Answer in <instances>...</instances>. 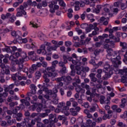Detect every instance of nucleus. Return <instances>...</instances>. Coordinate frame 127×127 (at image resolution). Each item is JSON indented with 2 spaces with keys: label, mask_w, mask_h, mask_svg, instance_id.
I'll list each match as a JSON object with an SVG mask.
<instances>
[{
  "label": "nucleus",
  "mask_w": 127,
  "mask_h": 127,
  "mask_svg": "<svg viewBox=\"0 0 127 127\" xmlns=\"http://www.w3.org/2000/svg\"><path fill=\"white\" fill-rule=\"evenodd\" d=\"M55 118H56V115L51 114L49 115L50 120H53Z\"/></svg>",
  "instance_id": "64"
},
{
  "label": "nucleus",
  "mask_w": 127,
  "mask_h": 127,
  "mask_svg": "<svg viewBox=\"0 0 127 127\" xmlns=\"http://www.w3.org/2000/svg\"><path fill=\"white\" fill-rule=\"evenodd\" d=\"M87 19L90 20L91 22H94L95 19H94V16L92 14H89L87 15Z\"/></svg>",
  "instance_id": "30"
},
{
  "label": "nucleus",
  "mask_w": 127,
  "mask_h": 127,
  "mask_svg": "<svg viewBox=\"0 0 127 127\" xmlns=\"http://www.w3.org/2000/svg\"><path fill=\"white\" fill-rule=\"evenodd\" d=\"M71 56L72 57L66 55L63 56L64 62L65 64L67 63L68 61L67 60H68V61H72V63H73L74 65H76V66L81 64V63L80 62V61L82 59L81 57H77L76 54H73Z\"/></svg>",
  "instance_id": "3"
},
{
  "label": "nucleus",
  "mask_w": 127,
  "mask_h": 127,
  "mask_svg": "<svg viewBox=\"0 0 127 127\" xmlns=\"http://www.w3.org/2000/svg\"><path fill=\"white\" fill-rule=\"evenodd\" d=\"M70 68L71 69V71L70 72V75L71 76H75V70H74V65L71 64L70 65Z\"/></svg>",
  "instance_id": "40"
},
{
  "label": "nucleus",
  "mask_w": 127,
  "mask_h": 127,
  "mask_svg": "<svg viewBox=\"0 0 127 127\" xmlns=\"http://www.w3.org/2000/svg\"><path fill=\"white\" fill-rule=\"evenodd\" d=\"M109 37L110 39H114L116 42H120V38L115 37L113 34H109Z\"/></svg>",
  "instance_id": "26"
},
{
  "label": "nucleus",
  "mask_w": 127,
  "mask_h": 127,
  "mask_svg": "<svg viewBox=\"0 0 127 127\" xmlns=\"http://www.w3.org/2000/svg\"><path fill=\"white\" fill-rule=\"evenodd\" d=\"M58 64V61H54L52 63V66H49L44 71V79L45 83H49V77H57V73L55 72V67Z\"/></svg>",
  "instance_id": "2"
},
{
  "label": "nucleus",
  "mask_w": 127,
  "mask_h": 127,
  "mask_svg": "<svg viewBox=\"0 0 127 127\" xmlns=\"http://www.w3.org/2000/svg\"><path fill=\"white\" fill-rule=\"evenodd\" d=\"M22 53H25V52H22V51L21 52H16L14 54V56H15V58H19V57H21L20 59L22 60V57H21Z\"/></svg>",
  "instance_id": "27"
},
{
  "label": "nucleus",
  "mask_w": 127,
  "mask_h": 127,
  "mask_svg": "<svg viewBox=\"0 0 127 127\" xmlns=\"http://www.w3.org/2000/svg\"><path fill=\"white\" fill-rule=\"evenodd\" d=\"M118 126L120 127H127V126L123 122H119L118 123Z\"/></svg>",
  "instance_id": "54"
},
{
  "label": "nucleus",
  "mask_w": 127,
  "mask_h": 127,
  "mask_svg": "<svg viewBox=\"0 0 127 127\" xmlns=\"http://www.w3.org/2000/svg\"><path fill=\"white\" fill-rule=\"evenodd\" d=\"M73 42L74 43V46L75 47H80L81 46V44H80V43L79 42L80 41V39L79 38V37L75 36L73 37Z\"/></svg>",
  "instance_id": "14"
},
{
  "label": "nucleus",
  "mask_w": 127,
  "mask_h": 127,
  "mask_svg": "<svg viewBox=\"0 0 127 127\" xmlns=\"http://www.w3.org/2000/svg\"><path fill=\"white\" fill-rule=\"evenodd\" d=\"M121 9H123V10L126 9V8H127V4L125 3H121Z\"/></svg>",
  "instance_id": "49"
},
{
  "label": "nucleus",
  "mask_w": 127,
  "mask_h": 127,
  "mask_svg": "<svg viewBox=\"0 0 127 127\" xmlns=\"http://www.w3.org/2000/svg\"><path fill=\"white\" fill-rule=\"evenodd\" d=\"M9 58V56L8 55V54L5 55L4 57V59L3 60L4 63H7V62H8Z\"/></svg>",
  "instance_id": "38"
},
{
  "label": "nucleus",
  "mask_w": 127,
  "mask_h": 127,
  "mask_svg": "<svg viewBox=\"0 0 127 127\" xmlns=\"http://www.w3.org/2000/svg\"><path fill=\"white\" fill-rule=\"evenodd\" d=\"M11 35L13 37H20L21 35H22V33H21V31H11Z\"/></svg>",
  "instance_id": "17"
},
{
  "label": "nucleus",
  "mask_w": 127,
  "mask_h": 127,
  "mask_svg": "<svg viewBox=\"0 0 127 127\" xmlns=\"http://www.w3.org/2000/svg\"><path fill=\"white\" fill-rule=\"evenodd\" d=\"M56 34H57V32L56 31H54L50 33L49 36L50 37H55Z\"/></svg>",
  "instance_id": "51"
},
{
  "label": "nucleus",
  "mask_w": 127,
  "mask_h": 127,
  "mask_svg": "<svg viewBox=\"0 0 127 127\" xmlns=\"http://www.w3.org/2000/svg\"><path fill=\"white\" fill-rule=\"evenodd\" d=\"M102 8V5H97L96 8L95 9V12L96 13H99L100 12V10Z\"/></svg>",
  "instance_id": "41"
},
{
  "label": "nucleus",
  "mask_w": 127,
  "mask_h": 127,
  "mask_svg": "<svg viewBox=\"0 0 127 127\" xmlns=\"http://www.w3.org/2000/svg\"><path fill=\"white\" fill-rule=\"evenodd\" d=\"M41 66H42V64L41 63H37V64H33L32 65V68H33V69H37V68H40V67H41Z\"/></svg>",
  "instance_id": "31"
},
{
  "label": "nucleus",
  "mask_w": 127,
  "mask_h": 127,
  "mask_svg": "<svg viewBox=\"0 0 127 127\" xmlns=\"http://www.w3.org/2000/svg\"><path fill=\"white\" fill-rule=\"evenodd\" d=\"M120 46H122V51L123 52H125V51H127L126 53H127V45L126 43L120 42Z\"/></svg>",
  "instance_id": "22"
},
{
  "label": "nucleus",
  "mask_w": 127,
  "mask_h": 127,
  "mask_svg": "<svg viewBox=\"0 0 127 127\" xmlns=\"http://www.w3.org/2000/svg\"><path fill=\"white\" fill-rule=\"evenodd\" d=\"M11 16V14L10 13H7L6 14H1V18L2 20H5V19H7V18H9Z\"/></svg>",
  "instance_id": "20"
},
{
  "label": "nucleus",
  "mask_w": 127,
  "mask_h": 127,
  "mask_svg": "<svg viewBox=\"0 0 127 127\" xmlns=\"http://www.w3.org/2000/svg\"><path fill=\"white\" fill-rule=\"evenodd\" d=\"M30 88L31 89V94L33 95H35L36 94V86L34 84H31Z\"/></svg>",
  "instance_id": "25"
},
{
  "label": "nucleus",
  "mask_w": 127,
  "mask_h": 127,
  "mask_svg": "<svg viewBox=\"0 0 127 127\" xmlns=\"http://www.w3.org/2000/svg\"><path fill=\"white\" fill-rule=\"evenodd\" d=\"M13 88H14V84H11L5 88V91H9L10 90L13 89Z\"/></svg>",
  "instance_id": "39"
},
{
  "label": "nucleus",
  "mask_w": 127,
  "mask_h": 127,
  "mask_svg": "<svg viewBox=\"0 0 127 127\" xmlns=\"http://www.w3.org/2000/svg\"><path fill=\"white\" fill-rule=\"evenodd\" d=\"M74 81H75V82L76 83H77L78 84H79V83H80V82L81 81L80 80V79L79 78V76H75V77L74 78Z\"/></svg>",
  "instance_id": "60"
},
{
  "label": "nucleus",
  "mask_w": 127,
  "mask_h": 127,
  "mask_svg": "<svg viewBox=\"0 0 127 127\" xmlns=\"http://www.w3.org/2000/svg\"><path fill=\"white\" fill-rule=\"evenodd\" d=\"M3 52H7V53H11V47H7L5 48L2 49Z\"/></svg>",
  "instance_id": "32"
},
{
  "label": "nucleus",
  "mask_w": 127,
  "mask_h": 127,
  "mask_svg": "<svg viewBox=\"0 0 127 127\" xmlns=\"http://www.w3.org/2000/svg\"><path fill=\"white\" fill-rule=\"evenodd\" d=\"M15 19H16L15 16H12L9 19V21H10V22H14Z\"/></svg>",
  "instance_id": "55"
},
{
  "label": "nucleus",
  "mask_w": 127,
  "mask_h": 127,
  "mask_svg": "<svg viewBox=\"0 0 127 127\" xmlns=\"http://www.w3.org/2000/svg\"><path fill=\"white\" fill-rule=\"evenodd\" d=\"M36 6L38 9H41V8H42V4H41V3H37Z\"/></svg>",
  "instance_id": "63"
},
{
  "label": "nucleus",
  "mask_w": 127,
  "mask_h": 127,
  "mask_svg": "<svg viewBox=\"0 0 127 127\" xmlns=\"http://www.w3.org/2000/svg\"><path fill=\"white\" fill-rule=\"evenodd\" d=\"M12 31V27L10 26L8 28H6L4 30V33H7V32H9V31Z\"/></svg>",
  "instance_id": "43"
},
{
  "label": "nucleus",
  "mask_w": 127,
  "mask_h": 127,
  "mask_svg": "<svg viewBox=\"0 0 127 127\" xmlns=\"http://www.w3.org/2000/svg\"><path fill=\"white\" fill-rule=\"evenodd\" d=\"M58 47H59V46H58V45H57V46H55L54 47L51 46L50 47H48L47 50V54H46V55L47 56H48V55H51V54H52L51 51H56Z\"/></svg>",
  "instance_id": "11"
},
{
  "label": "nucleus",
  "mask_w": 127,
  "mask_h": 127,
  "mask_svg": "<svg viewBox=\"0 0 127 127\" xmlns=\"http://www.w3.org/2000/svg\"><path fill=\"white\" fill-rule=\"evenodd\" d=\"M98 24L97 23H94L93 24H90L89 26L90 29H94L96 31H99V28L97 27Z\"/></svg>",
  "instance_id": "21"
},
{
  "label": "nucleus",
  "mask_w": 127,
  "mask_h": 127,
  "mask_svg": "<svg viewBox=\"0 0 127 127\" xmlns=\"http://www.w3.org/2000/svg\"><path fill=\"white\" fill-rule=\"evenodd\" d=\"M24 9V7L22 5H20L19 7L17 8L16 9L17 13L16 16L17 17H20V16H22V14L23 15H26V12Z\"/></svg>",
  "instance_id": "7"
},
{
  "label": "nucleus",
  "mask_w": 127,
  "mask_h": 127,
  "mask_svg": "<svg viewBox=\"0 0 127 127\" xmlns=\"http://www.w3.org/2000/svg\"><path fill=\"white\" fill-rule=\"evenodd\" d=\"M121 2H119V1H117L114 2V6H115V7H119V6H120V4H121Z\"/></svg>",
  "instance_id": "61"
},
{
  "label": "nucleus",
  "mask_w": 127,
  "mask_h": 127,
  "mask_svg": "<svg viewBox=\"0 0 127 127\" xmlns=\"http://www.w3.org/2000/svg\"><path fill=\"white\" fill-rule=\"evenodd\" d=\"M35 123H36V119L32 120L31 121V124H28L27 127H31L32 126H34V125H35Z\"/></svg>",
  "instance_id": "47"
},
{
  "label": "nucleus",
  "mask_w": 127,
  "mask_h": 127,
  "mask_svg": "<svg viewBox=\"0 0 127 127\" xmlns=\"http://www.w3.org/2000/svg\"><path fill=\"white\" fill-rule=\"evenodd\" d=\"M97 31H98L94 30V31H93L92 32V33L89 34L88 35V36H89V37H93V36H95V35H97V34H98V32H97Z\"/></svg>",
  "instance_id": "45"
},
{
  "label": "nucleus",
  "mask_w": 127,
  "mask_h": 127,
  "mask_svg": "<svg viewBox=\"0 0 127 127\" xmlns=\"http://www.w3.org/2000/svg\"><path fill=\"white\" fill-rule=\"evenodd\" d=\"M0 68H1V73L2 75H4V74H9V67L5 66L4 64H1L0 65Z\"/></svg>",
  "instance_id": "10"
},
{
  "label": "nucleus",
  "mask_w": 127,
  "mask_h": 127,
  "mask_svg": "<svg viewBox=\"0 0 127 127\" xmlns=\"http://www.w3.org/2000/svg\"><path fill=\"white\" fill-rule=\"evenodd\" d=\"M57 22H58V20H57V19L53 20V21H51V25L52 26H55V25H56V24H57Z\"/></svg>",
  "instance_id": "48"
},
{
  "label": "nucleus",
  "mask_w": 127,
  "mask_h": 127,
  "mask_svg": "<svg viewBox=\"0 0 127 127\" xmlns=\"http://www.w3.org/2000/svg\"><path fill=\"white\" fill-rule=\"evenodd\" d=\"M59 3L61 6H63L64 7L66 6V3H65L63 0H60L59 2Z\"/></svg>",
  "instance_id": "44"
},
{
  "label": "nucleus",
  "mask_w": 127,
  "mask_h": 127,
  "mask_svg": "<svg viewBox=\"0 0 127 127\" xmlns=\"http://www.w3.org/2000/svg\"><path fill=\"white\" fill-rule=\"evenodd\" d=\"M105 100H106V98H105L104 96H101L100 98L101 104H109V103H110V100H109V98H107L106 101H105Z\"/></svg>",
  "instance_id": "23"
},
{
  "label": "nucleus",
  "mask_w": 127,
  "mask_h": 127,
  "mask_svg": "<svg viewBox=\"0 0 127 127\" xmlns=\"http://www.w3.org/2000/svg\"><path fill=\"white\" fill-rule=\"evenodd\" d=\"M71 78L70 76H64L60 78H56V80L57 82H61V81H64V84L65 85H67V84H69L70 83V81H71Z\"/></svg>",
  "instance_id": "9"
},
{
  "label": "nucleus",
  "mask_w": 127,
  "mask_h": 127,
  "mask_svg": "<svg viewBox=\"0 0 127 127\" xmlns=\"http://www.w3.org/2000/svg\"><path fill=\"white\" fill-rule=\"evenodd\" d=\"M57 92H58V90H57V89L56 88H54L53 89V92H52V91H51V90H49L48 92V95H54V96H55V95H56V93H57Z\"/></svg>",
  "instance_id": "35"
},
{
  "label": "nucleus",
  "mask_w": 127,
  "mask_h": 127,
  "mask_svg": "<svg viewBox=\"0 0 127 127\" xmlns=\"http://www.w3.org/2000/svg\"><path fill=\"white\" fill-rule=\"evenodd\" d=\"M42 66L44 68H46L48 66V64H47V62L44 61L42 63Z\"/></svg>",
  "instance_id": "56"
},
{
  "label": "nucleus",
  "mask_w": 127,
  "mask_h": 127,
  "mask_svg": "<svg viewBox=\"0 0 127 127\" xmlns=\"http://www.w3.org/2000/svg\"><path fill=\"white\" fill-rule=\"evenodd\" d=\"M95 56V54H93L91 56L92 59L90 61V64H92V65H94V66L95 65H96V63H95V59H96V58Z\"/></svg>",
  "instance_id": "28"
},
{
  "label": "nucleus",
  "mask_w": 127,
  "mask_h": 127,
  "mask_svg": "<svg viewBox=\"0 0 127 127\" xmlns=\"http://www.w3.org/2000/svg\"><path fill=\"white\" fill-rule=\"evenodd\" d=\"M50 45H51V43L45 42L40 46L39 49L37 50V53L38 54H42V55H46L47 51H46V48L45 46H50Z\"/></svg>",
  "instance_id": "5"
},
{
  "label": "nucleus",
  "mask_w": 127,
  "mask_h": 127,
  "mask_svg": "<svg viewBox=\"0 0 127 127\" xmlns=\"http://www.w3.org/2000/svg\"><path fill=\"white\" fill-rule=\"evenodd\" d=\"M21 56L22 57L21 59H19V70L20 71V70H22L23 69V64H22V63L24 62V61H27V55H26V53H23L21 54Z\"/></svg>",
  "instance_id": "6"
},
{
  "label": "nucleus",
  "mask_w": 127,
  "mask_h": 127,
  "mask_svg": "<svg viewBox=\"0 0 127 127\" xmlns=\"http://www.w3.org/2000/svg\"><path fill=\"white\" fill-rule=\"evenodd\" d=\"M121 117L124 120H126L127 118V111H125L122 115L121 116Z\"/></svg>",
  "instance_id": "52"
},
{
  "label": "nucleus",
  "mask_w": 127,
  "mask_h": 127,
  "mask_svg": "<svg viewBox=\"0 0 127 127\" xmlns=\"http://www.w3.org/2000/svg\"><path fill=\"white\" fill-rule=\"evenodd\" d=\"M45 70H43V68H41L39 70L37 71L35 73L36 80H38L41 77V73H44Z\"/></svg>",
  "instance_id": "15"
},
{
  "label": "nucleus",
  "mask_w": 127,
  "mask_h": 127,
  "mask_svg": "<svg viewBox=\"0 0 127 127\" xmlns=\"http://www.w3.org/2000/svg\"><path fill=\"white\" fill-rule=\"evenodd\" d=\"M76 91L77 93H81V94L85 93V89H82L79 86L76 88Z\"/></svg>",
  "instance_id": "34"
},
{
  "label": "nucleus",
  "mask_w": 127,
  "mask_h": 127,
  "mask_svg": "<svg viewBox=\"0 0 127 127\" xmlns=\"http://www.w3.org/2000/svg\"><path fill=\"white\" fill-rule=\"evenodd\" d=\"M108 114H105L103 117V120L104 121H106V120L110 119L111 118H112V114H113V111L112 110H109L108 111Z\"/></svg>",
  "instance_id": "18"
},
{
  "label": "nucleus",
  "mask_w": 127,
  "mask_h": 127,
  "mask_svg": "<svg viewBox=\"0 0 127 127\" xmlns=\"http://www.w3.org/2000/svg\"><path fill=\"white\" fill-rule=\"evenodd\" d=\"M76 69L77 70V74L78 75H80L82 72H84V71H86V72H88L89 71V69L88 67H85L84 69V67L82 66H81V63L80 64H78V65L75 66Z\"/></svg>",
  "instance_id": "8"
},
{
  "label": "nucleus",
  "mask_w": 127,
  "mask_h": 127,
  "mask_svg": "<svg viewBox=\"0 0 127 127\" xmlns=\"http://www.w3.org/2000/svg\"><path fill=\"white\" fill-rule=\"evenodd\" d=\"M22 71L26 73V75H28V68H27V67H24L22 69Z\"/></svg>",
  "instance_id": "59"
},
{
  "label": "nucleus",
  "mask_w": 127,
  "mask_h": 127,
  "mask_svg": "<svg viewBox=\"0 0 127 127\" xmlns=\"http://www.w3.org/2000/svg\"><path fill=\"white\" fill-rule=\"evenodd\" d=\"M52 58H54V59H58V58H59V55L54 54L53 55Z\"/></svg>",
  "instance_id": "62"
},
{
  "label": "nucleus",
  "mask_w": 127,
  "mask_h": 127,
  "mask_svg": "<svg viewBox=\"0 0 127 127\" xmlns=\"http://www.w3.org/2000/svg\"><path fill=\"white\" fill-rule=\"evenodd\" d=\"M38 37L41 40H43L45 38V36L43 33H39L38 34Z\"/></svg>",
  "instance_id": "42"
},
{
  "label": "nucleus",
  "mask_w": 127,
  "mask_h": 127,
  "mask_svg": "<svg viewBox=\"0 0 127 127\" xmlns=\"http://www.w3.org/2000/svg\"><path fill=\"white\" fill-rule=\"evenodd\" d=\"M53 102L54 104H55L56 105L58 104V97H57V94H55V98H54Z\"/></svg>",
  "instance_id": "46"
},
{
  "label": "nucleus",
  "mask_w": 127,
  "mask_h": 127,
  "mask_svg": "<svg viewBox=\"0 0 127 127\" xmlns=\"http://www.w3.org/2000/svg\"><path fill=\"white\" fill-rule=\"evenodd\" d=\"M69 111H70V113H71V114L72 116H77V115H78V113L75 110V109H74L73 108H71L69 110Z\"/></svg>",
  "instance_id": "36"
},
{
  "label": "nucleus",
  "mask_w": 127,
  "mask_h": 127,
  "mask_svg": "<svg viewBox=\"0 0 127 127\" xmlns=\"http://www.w3.org/2000/svg\"><path fill=\"white\" fill-rule=\"evenodd\" d=\"M70 102H72V106L74 108H76L77 106H78V103L77 102H75V99L74 98H70L69 99Z\"/></svg>",
  "instance_id": "37"
},
{
  "label": "nucleus",
  "mask_w": 127,
  "mask_h": 127,
  "mask_svg": "<svg viewBox=\"0 0 127 127\" xmlns=\"http://www.w3.org/2000/svg\"><path fill=\"white\" fill-rule=\"evenodd\" d=\"M70 5L72 6L74 5V10L78 11L80 10V2L79 1H76L74 3L73 2H70Z\"/></svg>",
  "instance_id": "16"
},
{
  "label": "nucleus",
  "mask_w": 127,
  "mask_h": 127,
  "mask_svg": "<svg viewBox=\"0 0 127 127\" xmlns=\"http://www.w3.org/2000/svg\"><path fill=\"white\" fill-rule=\"evenodd\" d=\"M72 44V42H70V41H66L64 43V45L65 46H66L67 47L70 46V45H71Z\"/></svg>",
  "instance_id": "58"
},
{
  "label": "nucleus",
  "mask_w": 127,
  "mask_h": 127,
  "mask_svg": "<svg viewBox=\"0 0 127 127\" xmlns=\"http://www.w3.org/2000/svg\"><path fill=\"white\" fill-rule=\"evenodd\" d=\"M110 45L108 44L104 45V48L107 49V52L108 53L107 55V58L108 59H111L112 62V64L114 67L113 68V65L111 67L110 66V64L106 63L104 65V68L103 69V72L105 73V76L104 77V79H108L110 78L111 75H113V71L116 72V74H121V75H125L122 76V82L124 83H127V68L124 67L123 69H118V67L120 64H122L121 60V56H117V52L113 51L111 49L109 48Z\"/></svg>",
  "instance_id": "1"
},
{
  "label": "nucleus",
  "mask_w": 127,
  "mask_h": 127,
  "mask_svg": "<svg viewBox=\"0 0 127 127\" xmlns=\"http://www.w3.org/2000/svg\"><path fill=\"white\" fill-rule=\"evenodd\" d=\"M16 78L18 80H26V77L23 76L20 73L18 72L16 73L14 76H12L13 80H16Z\"/></svg>",
  "instance_id": "13"
},
{
  "label": "nucleus",
  "mask_w": 127,
  "mask_h": 127,
  "mask_svg": "<svg viewBox=\"0 0 127 127\" xmlns=\"http://www.w3.org/2000/svg\"><path fill=\"white\" fill-rule=\"evenodd\" d=\"M16 58H15L14 55H13V56H10L9 60L12 62L16 61Z\"/></svg>",
  "instance_id": "53"
},
{
  "label": "nucleus",
  "mask_w": 127,
  "mask_h": 127,
  "mask_svg": "<svg viewBox=\"0 0 127 127\" xmlns=\"http://www.w3.org/2000/svg\"><path fill=\"white\" fill-rule=\"evenodd\" d=\"M108 19H109V18H105L104 17H102L100 18V20H101V21H104L103 23V24L104 25H108V21H107Z\"/></svg>",
  "instance_id": "33"
},
{
  "label": "nucleus",
  "mask_w": 127,
  "mask_h": 127,
  "mask_svg": "<svg viewBox=\"0 0 127 127\" xmlns=\"http://www.w3.org/2000/svg\"><path fill=\"white\" fill-rule=\"evenodd\" d=\"M96 126V123L92 122V120H87L86 121V124L85 125V124L81 125V127H94Z\"/></svg>",
  "instance_id": "12"
},
{
  "label": "nucleus",
  "mask_w": 127,
  "mask_h": 127,
  "mask_svg": "<svg viewBox=\"0 0 127 127\" xmlns=\"http://www.w3.org/2000/svg\"><path fill=\"white\" fill-rule=\"evenodd\" d=\"M75 30L79 35H81V33H83V31H82V30L79 29V28H75Z\"/></svg>",
  "instance_id": "57"
},
{
  "label": "nucleus",
  "mask_w": 127,
  "mask_h": 127,
  "mask_svg": "<svg viewBox=\"0 0 127 127\" xmlns=\"http://www.w3.org/2000/svg\"><path fill=\"white\" fill-rule=\"evenodd\" d=\"M66 104L65 102H61L59 104V108H63L62 110H61L62 113H63L65 115V116H69L70 113L68 112L69 111V107L71 106V101L66 102V106H65Z\"/></svg>",
  "instance_id": "4"
},
{
  "label": "nucleus",
  "mask_w": 127,
  "mask_h": 127,
  "mask_svg": "<svg viewBox=\"0 0 127 127\" xmlns=\"http://www.w3.org/2000/svg\"><path fill=\"white\" fill-rule=\"evenodd\" d=\"M26 99H21L20 100L21 103L22 104H25L26 106H29L30 105V103H29V102H30V97L29 96L26 97Z\"/></svg>",
  "instance_id": "19"
},
{
  "label": "nucleus",
  "mask_w": 127,
  "mask_h": 127,
  "mask_svg": "<svg viewBox=\"0 0 127 127\" xmlns=\"http://www.w3.org/2000/svg\"><path fill=\"white\" fill-rule=\"evenodd\" d=\"M15 51H17L18 52H21V49H17L16 47H11V52H15Z\"/></svg>",
  "instance_id": "29"
},
{
  "label": "nucleus",
  "mask_w": 127,
  "mask_h": 127,
  "mask_svg": "<svg viewBox=\"0 0 127 127\" xmlns=\"http://www.w3.org/2000/svg\"><path fill=\"white\" fill-rule=\"evenodd\" d=\"M29 25H31L32 27L37 28L39 26V24H38V22H36L33 21H31Z\"/></svg>",
  "instance_id": "24"
},
{
  "label": "nucleus",
  "mask_w": 127,
  "mask_h": 127,
  "mask_svg": "<svg viewBox=\"0 0 127 127\" xmlns=\"http://www.w3.org/2000/svg\"><path fill=\"white\" fill-rule=\"evenodd\" d=\"M104 11L106 12V13H103V15H107V14H110L109 12H110V10L109 9V8L105 7L104 8Z\"/></svg>",
  "instance_id": "50"
}]
</instances>
